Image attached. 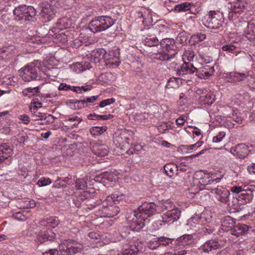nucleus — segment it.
I'll return each mask as SVG.
<instances>
[{
  "label": "nucleus",
  "instance_id": "obj_1",
  "mask_svg": "<svg viewBox=\"0 0 255 255\" xmlns=\"http://www.w3.org/2000/svg\"><path fill=\"white\" fill-rule=\"evenodd\" d=\"M158 206L153 202H144L133 212V217L130 223L132 230L138 231L149 221L148 217L159 213Z\"/></svg>",
  "mask_w": 255,
  "mask_h": 255
},
{
  "label": "nucleus",
  "instance_id": "obj_2",
  "mask_svg": "<svg viewBox=\"0 0 255 255\" xmlns=\"http://www.w3.org/2000/svg\"><path fill=\"white\" fill-rule=\"evenodd\" d=\"M160 47L153 48L150 52V56L160 61H169L177 53V47L172 38H165L160 42Z\"/></svg>",
  "mask_w": 255,
  "mask_h": 255
},
{
  "label": "nucleus",
  "instance_id": "obj_3",
  "mask_svg": "<svg viewBox=\"0 0 255 255\" xmlns=\"http://www.w3.org/2000/svg\"><path fill=\"white\" fill-rule=\"evenodd\" d=\"M106 54V52L104 49L93 50L87 54L82 62L74 64L72 68L76 73H80L92 67L91 63L104 64Z\"/></svg>",
  "mask_w": 255,
  "mask_h": 255
},
{
  "label": "nucleus",
  "instance_id": "obj_4",
  "mask_svg": "<svg viewBox=\"0 0 255 255\" xmlns=\"http://www.w3.org/2000/svg\"><path fill=\"white\" fill-rule=\"evenodd\" d=\"M221 180L220 178H216L213 179H208L205 181L204 178L200 179L199 183L203 184L202 189L205 188L210 190L214 198L218 201L223 203L229 205L230 193L229 191L222 186H218L217 187H210L209 185L217 183Z\"/></svg>",
  "mask_w": 255,
  "mask_h": 255
},
{
  "label": "nucleus",
  "instance_id": "obj_5",
  "mask_svg": "<svg viewBox=\"0 0 255 255\" xmlns=\"http://www.w3.org/2000/svg\"><path fill=\"white\" fill-rule=\"evenodd\" d=\"M230 190L233 193L238 194L233 202H239L240 204L249 203L253 198V191L255 190L254 185H235L231 187Z\"/></svg>",
  "mask_w": 255,
  "mask_h": 255
},
{
  "label": "nucleus",
  "instance_id": "obj_6",
  "mask_svg": "<svg viewBox=\"0 0 255 255\" xmlns=\"http://www.w3.org/2000/svg\"><path fill=\"white\" fill-rule=\"evenodd\" d=\"M41 64L39 61H34L19 70V75L23 80L29 82L32 80H39L41 75Z\"/></svg>",
  "mask_w": 255,
  "mask_h": 255
},
{
  "label": "nucleus",
  "instance_id": "obj_7",
  "mask_svg": "<svg viewBox=\"0 0 255 255\" xmlns=\"http://www.w3.org/2000/svg\"><path fill=\"white\" fill-rule=\"evenodd\" d=\"M116 20L107 15L95 16L89 23V29L96 33L104 31L115 23Z\"/></svg>",
  "mask_w": 255,
  "mask_h": 255
},
{
  "label": "nucleus",
  "instance_id": "obj_8",
  "mask_svg": "<svg viewBox=\"0 0 255 255\" xmlns=\"http://www.w3.org/2000/svg\"><path fill=\"white\" fill-rule=\"evenodd\" d=\"M203 24L210 29H217L224 22L223 14L219 11L211 10L202 18Z\"/></svg>",
  "mask_w": 255,
  "mask_h": 255
},
{
  "label": "nucleus",
  "instance_id": "obj_9",
  "mask_svg": "<svg viewBox=\"0 0 255 255\" xmlns=\"http://www.w3.org/2000/svg\"><path fill=\"white\" fill-rule=\"evenodd\" d=\"M13 13L18 21H30L36 15V10L31 6L21 5L15 7Z\"/></svg>",
  "mask_w": 255,
  "mask_h": 255
},
{
  "label": "nucleus",
  "instance_id": "obj_10",
  "mask_svg": "<svg viewBox=\"0 0 255 255\" xmlns=\"http://www.w3.org/2000/svg\"><path fill=\"white\" fill-rule=\"evenodd\" d=\"M212 213L210 211H204L200 214H195L188 220L187 225L193 227L196 225H206L211 222Z\"/></svg>",
  "mask_w": 255,
  "mask_h": 255
},
{
  "label": "nucleus",
  "instance_id": "obj_11",
  "mask_svg": "<svg viewBox=\"0 0 255 255\" xmlns=\"http://www.w3.org/2000/svg\"><path fill=\"white\" fill-rule=\"evenodd\" d=\"M119 57L120 52L118 49L111 51L109 53H106L104 64L110 68L117 67L121 62Z\"/></svg>",
  "mask_w": 255,
  "mask_h": 255
},
{
  "label": "nucleus",
  "instance_id": "obj_12",
  "mask_svg": "<svg viewBox=\"0 0 255 255\" xmlns=\"http://www.w3.org/2000/svg\"><path fill=\"white\" fill-rule=\"evenodd\" d=\"M181 211L178 208L167 211L161 216L162 222L166 224H172L180 218Z\"/></svg>",
  "mask_w": 255,
  "mask_h": 255
},
{
  "label": "nucleus",
  "instance_id": "obj_13",
  "mask_svg": "<svg viewBox=\"0 0 255 255\" xmlns=\"http://www.w3.org/2000/svg\"><path fill=\"white\" fill-rule=\"evenodd\" d=\"M249 78L254 79V78H253L249 71H246L245 72H230L226 76L227 81L230 83L241 82L246 80H249Z\"/></svg>",
  "mask_w": 255,
  "mask_h": 255
},
{
  "label": "nucleus",
  "instance_id": "obj_14",
  "mask_svg": "<svg viewBox=\"0 0 255 255\" xmlns=\"http://www.w3.org/2000/svg\"><path fill=\"white\" fill-rule=\"evenodd\" d=\"M215 70L213 66L205 64L199 68H196L195 71L196 75L200 79H206L213 75Z\"/></svg>",
  "mask_w": 255,
  "mask_h": 255
},
{
  "label": "nucleus",
  "instance_id": "obj_15",
  "mask_svg": "<svg viewBox=\"0 0 255 255\" xmlns=\"http://www.w3.org/2000/svg\"><path fill=\"white\" fill-rule=\"evenodd\" d=\"M120 210L116 205L105 207H101L98 211V214L101 217H113L117 215Z\"/></svg>",
  "mask_w": 255,
  "mask_h": 255
},
{
  "label": "nucleus",
  "instance_id": "obj_16",
  "mask_svg": "<svg viewBox=\"0 0 255 255\" xmlns=\"http://www.w3.org/2000/svg\"><path fill=\"white\" fill-rule=\"evenodd\" d=\"M254 229L251 226H249L243 224H239L234 226L233 229L231 230V234L237 237L242 235H246L250 231L254 232Z\"/></svg>",
  "mask_w": 255,
  "mask_h": 255
},
{
  "label": "nucleus",
  "instance_id": "obj_17",
  "mask_svg": "<svg viewBox=\"0 0 255 255\" xmlns=\"http://www.w3.org/2000/svg\"><path fill=\"white\" fill-rule=\"evenodd\" d=\"M220 248V245L217 240L212 239L207 241L200 247L199 250L201 253H208Z\"/></svg>",
  "mask_w": 255,
  "mask_h": 255
},
{
  "label": "nucleus",
  "instance_id": "obj_18",
  "mask_svg": "<svg viewBox=\"0 0 255 255\" xmlns=\"http://www.w3.org/2000/svg\"><path fill=\"white\" fill-rule=\"evenodd\" d=\"M249 151L248 146L244 144L241 143L231 148L230 152L234 156L239 158H244L247 155Z\"/></svg>",
  "mask_w": 255,
  "mask_h": 255
},
{
  "label": "nucleus",
  "instance_id": "obj_19",
  "mask_svg": "<svg viewBox=\"0 0 255 255\" xmlns=\"http://www.w3.org/2000/svg\"><path fill=\"white\" fill-rule=\"evenodd\" d=\"M55 236L54 232L50 229L42 230L37 235L36 241L39 244H42L46 241L53 240L55 238Z\"/></svg>",
  "mask_w": 255,
  "mask_h": 255
},
{
  "label": "nucleus",
  "instance_id": "obj_20",
  "mask_svg": "<svg viewBox=\"0 0 255 255\" xmlns=\"http://www.w3.org/2000/svg\"><path fill=\"white\" fill-rule=\"evenodd\" d=\"M243 35L250 42L255 44V22H249L243 31Z\"/></svg>",
  "mask_w": 255,
  "mask_h": 255
},
{
  "label": "nucleus",
  "instance_id": "obj_21",
  "mask_svg": "<svg viewBox=\"0 0 255 255\" xmlns=\"http://www.w3.org/2000/svg\"><path fill=\"white\" fill-rule=\"evenodd\" d=\"M196 70L193 63L191 62H184V63L177 70V74L181 77L186 75L193 74Z\"/></svg>",
  "mask_w": 255,
  "mask_h": 255
},
{
  "label": "nucleus",
  "instance_id": "obj_22",
  "mask_svg": "<svg viewBox=\"0 0 255 255\" xmlns=\"http://www.w3.org/2000/svg\"><path fill=\"white\" fill-rule=\"evenodd\" d=\"M41 15L45 21H50L54 15L52 6L49 3H43L41 7Z\"/></svg>",
  "mask_w": 255,
  "mask_h": 255
},
{
  "label": "nucleus",
  "instance_id": "obj_23",
  "mask_svg": "<svg viewBox=\"0 0 255 255\" xmlns=\"http://www.w3.org/2000/svg\"><path fill=\"white\" fill-rule=\"evenodd\" d=\"M13 153V150L11 146L7 143H2L0 145V163L10 157Z\"/></svg>",
  "mask_w": 255,
  "mask_h": 255
},
{
  "label": "nucleus",
  "instance_id": "obj_24",
  "mask_svg": "<svg viewBox=\"0 0 255 255\" xmlns=\"http://www.w3.org/2000/svg\"><path fill=\"white\" fill-rule=\"evenodd\" d=\"M59 250L61 255H74L79 251V249L71 243L59 245Z\"/></svg>",
  "mask_w": 255,
  "mask_h": 255
},
{
  "label": "nucleus",
  "instance_id": "obj_25",
  "mask_svg": "<svg viewBox=\"0 0 255 255\" xmlns=\"http://www.w3.org/2000/svg\"><path fill=\"white\" fill-rule=\"evenodd\" d=\"M142 250V245L135 243L134 245H131L128 248L125 249L121 253V255H137L139 252Z\"/></svg>",
  "mask_w": 255,
  "mask_h": 255
},
{
  "label": "nucleus",
  "instance_id": "obj_26",
  "mask_svg": "<svg viewBox=\"0 0 255 255\" xmlns=\"http://www.w3.org/2000/svg\"><path fill=\"white\" fill-rule=\"evenodd\" d=\"M215 100V96L213 94L207 93L205 91L199 98V102L202 105H211Z\"/></svg>",
  "mask_w": 255,
  "mask_h": 255
},
{
  "label": "nucleus",
  "instance_id": "obj_27",
  "mask_svg": "<svg viewBox=\"0 0 255 255\" xmlns=\"http://www.w3.org/2000/svg\"><path fill=\"white\" fill-rule=\"evenodd\" d=\"M123 195H119L118 194H112L108 196L103 202V206L102 207H105L115 205L122 199Z\"/></svg>",
  "mask_w": 255,
  "mask_h": 255
},
{
  "label": "nucleus",
  "instance_id": "obj_28",
  "mask_svg": "<svg viewBox=\"0 0 255 255\" xmlns=\"http://www.w3.org/2000/svg\"><path fill=\"white\" fill-rule=\"evenodd\" d=\"M49 34L53 37L55 42L65 43L67 41V36L62 32L59 33L58 28L52 29L49 32Z\"/></svg>",
  "mask_w": 255,
  "mask_h": 255
},
{
  "label": "nucleus",
  "instance_id": "obj_29",
  "mask_svg": "<svg viewBox=\"0 0 255 255\" xmlns=\"http://www.w3.org/2000/svg\"><path fill=\"white\" fill-rule=\"evenodd\" d=\"M91 196V192L88 191H84L81 193L78 197L74 199V203L75 205L80 207L82 205H85L86 200H87L88 198H90Z\"/></svg>",
  "mask_w": 255,
  "mask_h": 255
},
{
  "label": "nucleus",
  "instance_id": "obj_30",
  "mask_svg": "<svg viewBox=\"0 0 255 255\" xmlns=\"http://www.w3.org/2000/svg\"><path fill=\"white\" fill-rule=\"evenodd\" d=\"M221 223V229L225 232H228L233 229L232 227L234 226L235 221L233 218L226 216L222 220Z\"/></svg>",
  "mask_w": 255,
  "mask_h": 255
},
{
  "label": "nucleus",
  "instance_id": "obj_31",
  "mask_svg": "<svg viewBox=\"0 0 255 255\" xmlns=\"http://www.w3.org/2000/svg\"><path fill=\"white\" fill-rule=\"evenodd\" d=\"M180 165H177L172 163L166 164L164 166V170L166 174L170 177L174 174H178V171Z\"/></svg>",
  "mask_w": 255,
  "mask_h": 255
},
{
  "label": "nucleus",
  "instance_id": "obj_32",
  "mask_svg": "<svg viewBox=\"0 0 255 255\" xmlns=\"http://www.w3.org/2000/svg\"><path fill=\"white\" fill-rule=\"evenodd\" d=\"M91 197L88 198L87 200H86L85 205L88 207L90 210L94 209L96 207L100 205L101 204V200H97V201H94V198L95 196V193L94 192H91Z\"/></svg>",
  "mask_w": 255,
  "mask_h": 255
},
{
  "label": "nucleus",
  "instance_id": "obj_33",
  "mask_svg": "<svg viewBox=\"0 0 255 255\" xmlns=\"http://www.w3.org/2000/svg\"><path fill=\"white\" fill-rule=\"evenodd\" d=\"M177 241L180 245L186 246L193 244L194 240L191 235H184L179 238Z\"/></svg>",
  "mask_w": 255,
  "mask_h": 255
},
{
  "label": "nucleus",
  "instance_id": "obj_34",
  "mask_svg": "<svg viewBox=\"0 0 255 255\" xmlns=\"http://www.w3.org/2000/svg\"><path fill=\"white\" fill-rule=\"evenodd\" d=\"M158 206L159 213L165 210H172L174 208V205L169 200H163L159 203Z\"/></svg>",
  "mask_w": 255,
  "mask_h": 255
},
{
  "label": "nucleus",
  "instance_id": "obj_35",
  "mask_svg": "<svg viewBox=\"0 0 255 255\" xmlns=\"http://www.w3.org/2000/svg\"><path fill=\"white\" fill-rule=\"evenodd\" d=\"M93 151L95 154L99 156H105L107 155L108 150L106 147L104 145H95L93 147Z\"/></svg>",
  "mask_w": 255,
  "mask_h": 255
},
{
  "label": "nucleus",
  "instance_id": "obj_36",
  "mask_svg": "<svg viewBox=\"0 0 255 255\" xmlns=\"http://www.w3.org/2000/svg\"><path fill=\"white\" fill-rule=\"evenodd\" d=\"M206 38L205 33H197L191 36L190 39V43L192 45H195L200 42L203 41Z\"/></svg>",
  "mask_w": 255,
  "mask_h": 255
},
{
  "label": "nucleus",
  "instance_id": "obj_37",
  "mask_svg": "<svg viewBox=\"0 0 255 255\" xmlns=\"http://www.w3.org/2000/svg\"><path fill=\"white\" fill-rule=\"evenodd\" d=\"M154 29L158 33V36L162 37L165 36L166 34L168 33L170 30L169 27L161 24H158L155 25Z\"/></svg>",
  "mask_w": 255,
  "mask_h": 255
},
{
  "label": "nucleus",
  "instance_id": "obj_38",
  "mask_svg": "<svg viewBox=\"0 0 255 255\" xmlns=\"http://www.w3.org/2000/svg\"><path fill=\"white\" fill-rule=\"evenodd\" d=\"M143 42L145 45L149 47H155L158 45V39L152 35H148L147 37H145L144 39Z\"/></svg>",
  "mask_w": 255,
  "mask_h": 255
},
{
  "label": "nucleus",
  "instance_id": "obj_39",
  "mask_svg": "<svg viewBox=\"0 0 255 255\" xmlns=\"http://www.w3.org/2000/svg\"><path fill=\"white\" fill-rule=\"evenodd\" d=\"M59 223L58 219L56 217H50L46 218L43 222V225L49 227L54 228L56 227Z\"/></svg>",
  "mask_w": 255,
  "mask_h": 255
},
{
  "label": "nucleus",
  "instance_id": "obj_40",
  "mask_svg": "<svg viewBox=\"0 0 255 255\" xmlns=\"http://www.w3.org/2000/svg\"><path fill=\"white\" fill-rule=\"evenodd\" d=\"M108 129L107 126L102 127H93L90 129L91 134L94 136H96L102 134Z\"/></svg>",
  "mask_w": 255,
  "mask_h": 255
},
{
  "label": "nucleus",
  "instance_id": "obj_41",
  "mask_svg": "<svg viewBox=\"0 0 255 255\" xmlns=\"http://www.w3.org/2000/svg\"><path fill=\"white\" fill-rule=\"evenodd\" d=\"M39 87L34 88L28 87L22 90V94L25 97H31L39 93Z\"/></svg>",
  "mask_w": 255,
  "mask_h": 255
},
{
  "label": "nucleus",
  "instance_id": "obj_42",
  "mask_svg": "<svg viewBox=\"0 0 255 255\" xmlns=\"http://www.w3.org/2000/svg\"><path fill=\"white\" fill-rule=\"evenodd\" d=\"M244 7V5L242 2H237L235 3L233 7L231 8V11L229 13V17L233 15V13H239Z\"/></svg>",
  "mask_w": 255,
  "mask_h": 255
},
{
  "label": "nucleus",
  "instance_id": "obj_43",
  "mask_svg": "<svg viewBox=\"0 0 255 255\" xmlns=\"http://www.w3.org/2000/svg\"><path fill=\"white\" fill-rule=\"evenodd\" d=\"M27 214V213L25 211H21L15 213L12 215V217L18 221H24L28 218Z\"/></svg>",
  "mask_w": 255,
  "mask_h": 255
},
{
  "label": "nucleus",
  "instance_id": "obj_44",
  "mask_svg": "<svg viewBox=\"0 0 255 255\" xmlns=\"http://www.w3.org/2000/svg\"><path fill=\"white\" fill-rule=\"evenodd\" d=\"M195 56L194 52L192 50H186L185 51L183 55V59L184 61L188 60L190 62L193 60Z\"/></svg>",
  "mask_w": 255,
  "mask_h": 255
},
{
  "label": "nucleus",
  "instance_id": "obj_45",
  "mask_svg": "<svg viewBox=\"0 0 255 255\" xmlns=\"http://www.w3.org/2000/svg\"><path fill=\"white\" fill-rule=\"evenodd\" d=\"M190 8V4L188 2H185L180 4H177L175 6V10L177 11H185L189 10Z\"/></svg>",
  "mask_w": 255,
  "mask_h": 255
},
{
  "label": "nucleus",
  "instance_id": "obj_46",
  "mask_svg": "<svg viewBox=\"0 0 255 255\" xmlns=\"http://www.w3.org/2000/svg\"><path fill=\"white\" fill-rule=\"evenodd\" d=\"M87 186V180L86 179H78L76 180V188L77 189L84 190Z\"/></svg>",
  "mask_w": 255,
  "mask_h": 255
},
{
  "label": "nucleus",
  "instance_id": "obj_47",
  "mask_svg": "<svg viewBox=\"0 0 255 255\" xmlns=\"http://www.w3.org/2000/svg\"><path fill=\"white\" fill-rule=\"evenodd\" d=\"M147 245V247L151 250H155L160 246L158 238L149 240Z\"/></svg>",
  "mask_w": 255,
  "mask_h": 255
},
{
  "label": "nucleus",
  "instance_id": "obj_48",
  "mask_svg": "<svg viewBox=\"0 0 255 255\" xmlns=\"http://www.w3.org/2000/svg\"><path fill=\"white\" fill-rule=\"evenodd\" d=\"M159 246H167L171 244L173 239L165 237H160L158 238Z\"/></svg>",
  "mask_w": 255,
  "mask_h": 255
},
{
  "label": "nucleus",
  "instance_id": "obj_49",
  "mask_svg": "<svg viewBox=\"0 0 255 255\" xmlns=\"http://www.w3.org/2000/svg\"><path fill=\"white\" fill-rule=\"evenodd\" d=\"M230 117L232 119L233 121L238 123H241L243 121V118L240 116V113H238L235 111H233Z\"/></svg>",
  "mask_w": 255,
  "mask_h": 255
},
{
  "label": "nucleus",
  "instance_id": "obj_50",
  "mask_svg": "<svg viewBox=\"0 0 255 255\" xmlns=\"http://www.w3.org/2000/svg\"><path fill=\"white\" fill-rule=\"evenodd\" d=\"M225 136L226 133L224 131H220L217 135L213 137L212 141L216 143L219 142L222 140Z\"/></svg>",
  "mask_w": 255,
  "mask_h": 255
},
{
  "label": "nucleus",
  "instance_id": "obj_51",
  "mask_svg": "<svg viewBox=\"0 0 255 255\" xmlns=\"http://www.w3.org/2000/svg\"><path fill=\"white\" fill-rule=\"evenodd\" d=\"M116 101L115 98H112L111 99H107L104 100L102 101L99 104V107L101 108H103L106 106L110 105L112 104H113Z\"/></svg>",
  "mask_w": 255,
  "mask_h": 255
},
{
  "label": "nucleus",
  "instance_id": "obj_52",
  "mask_svg": "<svg viewBox=\"0 0 255 255\" xmlns=\"http://www.w3.org/2000/svg\"><path fill=\"white\" fill-rule=\"evenodd\" d=\"M51 180L49 178L42 177L37 182V184L39 186H44L50 184Z\"/></svg>",
  "mask_w": 255,
  "mask_h": 255
},
{
  "label": "nucleus",
  "instance_id": "obj_53",
  "mask_svg": "<svg viewBox=\"0 0 255 255\" xmlns=\"http://www.w3.org/2000/svg\"><path fill=\"white\" fill-rule=\"evenodd\" d=\"M178 80L177 78H171L168 81L166 87L167 88H175L177 86L176 81Z\"/></svg>",
  "mask_w": 255,
  "mask_h": 255
},
{
  "label": "nucleus",
  "instance_id": "obj_54",
  "mask_svg": "<svg viewBox=\"0 0 255 255\" xmlns=\"http://www.w3.org/2000/svg\"><path fill=\"white\" fill-rule=\"evenodd\" d=\"M236 48L237 47L235 45L230 44L223 45L222 49L224 51L232 53Z\"/></svg>",
  "mask_w": 255,
  "mask_h": 255
},
{
  "label": "nucleus",
  "instance_id": "obj_55",
  "mask_svg": "<svg viewBox=\"0 0 255 255\" xmlns=\"http://www.w3.org/2000/svg\"><path fill=\"white\" fill-rule=\"evenodd\" d=\"M187 251L183 250L181 251H174V252H166L164 254H161L160 255H184L187 254Z\"/></svg>",
  "mask_w": 255,
  "mask_h": 255
},
{
  "label": "nucleus",
  "instance_id": "obj_56",
  "mask_svg": "<svg viewBox=\"0 0 255 255\" xmlns=\"http://www.w3.org/2000/svg\"><path fill=\"white\" fill-rule=\"evenodd\" d=\"M55 119V118L52 115L45 114V116H44V118L42 121H44V123L49 124L54 122Z\"/></svg>",
  "mask_w": 255,
  "mask_h": 255
},
{
  "label": "nucleus",
  "instance_id": "obj_57",
  "mask_svg": "<svg viewBox=\"0 0 255 255\" xmlns=\"http://www.w3.org/2000/svg\"><path fill=\"white\" fill-rule=\"evenodd\" d=\"M88 236L91 239L97 240L98 242H100L103 238V237L99 234L94 232L89 233Z\"/></svg>",
  "mask_w": 255,
  "mask_h": 255
},
{
  "label": "nucleus",
  "instance_id": "obj_58",
  "mask_svg": "<svg viewBox=\"0 0 255 255\" xmlns=\"http://www.w3.org/2000/svg\"><path fill=\"white\" fill-rule=\"evenodd\" d=\"M42 255H61L60 250L50 249L42 254Z\"/></svg>",
  "mask_w": 255,
  "mask_h": 255
},
{
  "label": "nucleus",
  "instance_id": "obj_59",
  "mask_svg": "<svg viewBox=\"0 0 255 255\" xmlns=\"http://www.w3.org/2000/svg\"><path fill=\"white\" fill-rule=\"evenodd\" d=\"M42 104L39 102L37 103H31L30 110L31 112L35 113L36 111H37V110L39 108L41 107Z\"/></svg>",
  "mask_w": 255,
  "mask_h": 255
},
{
  "label": "nucleus",
  "instance_id": "obj_60",
  "mask_svg": "<svg viewBox=\"0 0 255 255\" xmlns=\"http://www.w3.org/2000/svg\"><path fill=\"white\" fill-rule=\"evenodd\" d=\"M83 119L81 117H79L78 116H71L68 118L67 120V121L70 122H75L76 123H77L78 124H79L80 122L82 121Z\"/></svg>",
  "mask_w": 255,
  "mask_h": 255
},
{
  "label": "nucleus",
  "instance_id": "obj_61",
  "mask_svg": "<svg viewBox=\"0 0 255 255\" xmlns=\"http://www.w3.org/2000/svg\"><path fill=\"white\" fill-rule=\"evenodd\" d=\"M75 106H77L78 109H81L84 107H87L86 106V102L85 100H78L75 102Z\"/></svg>",
  "mask_w": 255,
  "mask_h": 255
},
{
  "label": "nucleus",
  "instance_id": "obj_62",
  "mask_svg": "<svg viewBox=\"0 0 255 255\" xmlns=\"http://www.w3.org/2000/svg\"><path fill=\"white\" fill-rule=\"evenodd\" d=\"M19 120L21 121L23 124L27 125L30 121V118L27 115H22L19 117Z\"/></svg>",
  "mask_w": 255,
  "mask_h": 255
},
{
  "label": "nucleus",
  "instance_id": "obj_63",
  "mask_svg": "<svg viewBox=\"0 0 255 255\" xmlns=\"http://www.w3.org/2000/svg\"><path fill=\"white\" fill-rule=\"evenodd\" d=\"M104 77L107 79L110 82H113L115 80V76L112 73H107L104 75Z\"/></svg>",
  "mask_w": 255,
  "mask_h": 255
},
{
  "label": "nucleus",
  "instance_id": "obj_64",
  "mask_svg": "<svg viewBox=\"0 0 255 255\" xmlns=\"http://www.w3.org/2000/svg\"><path fill=\"white\" fill-rule=\"evenodd\" d=\"M58 89L60 91H68L71 89V86L66 84L65 83H61Z\"/></svg>",
  "mask_w": 255,
  "mask_h": 255
}]
</instances>
